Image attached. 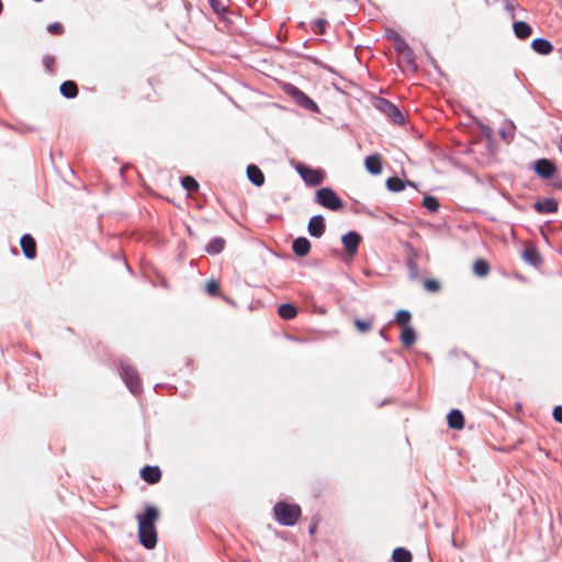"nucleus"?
<instances>
[{
  "label": "nucleus",
  "mask_w": 562,
  "mask_h": 562,
  "mask_svg": "<svg viewBox=\"0 0 562 562\" xmlns=\"http://www.w3.org/2000/svg\"><path fill=\"white\" fill-rule=\"evenodd\" d=\"M159 517V512L155 506H147L144 515H137L138 538L142 546L146 549H154L157 544V531L155 524Z\"/></svg>",
  "instance_id": "obj_1"
},
{
  "label": "nucleus",
  "mask_w": 562,
  "mask_h": 562,
  "mask_svg": "<svg viewBox=\"0 0 562 562\" xmlns=\"http://www.w3.org/2000/svg\"><path fill=\"white\" fill-rule=\"evenodd\" d=\"M276 520L282 526H294L301 514V507L296 504H289L280 501L273 506Z\"/></svg>",
  "instance_id": "obj_2"
},
{
  "label": "nucleus",
  "mask_w": 562,
  "mask_h": 562,
  "mask_svg": "<svg viewBox=\"0 0 562 562\" xmlns=\"http://www.w3.org/2000/svg\"><path fill=\"white\" fill-rule=\"evenodd\" d=\"M283 91L292 98V100L300 106H302L305 110H308L313 113H319L318 105L307 95L305 94L301 89H299L296 86L286 83L283 88Z\"/></svg>",
  "instance_id": "obj_3"
},
{
  "label": "nucleus",
  "mask_w": 562,
  "mask_h": 562,
  "mask_svg": "<svg viewBox=\"0 0 562 562\" xmlns=\"http://www.w3.org/2000/svg\"><path fill=\"white\" fill-rule=\"evenodd\" d=\"M315 202L330 211H338L344 206L341 199L328 187H323L316 191Z\"/></svg>",
  "instance_id": "obj_4"
},
{
  "label": "nucleus",
  "mask_w": 562,
  "mask_h": 562,
  "mask_svg": "<svg viewBox=\"0 0 562 562\" xmlns=\"http://www.w3.org/2000/svg\"><path fill=\"white\" fill-rule=\"evenodd\" d=\"M121 376L132 394L138 395L142 392V383L136 368L126 362H122Z\"/></svg>",
  "instance_id": "obj_5"
},
{
  "label": "nucleus",
  "mask_w": 562,
  "mask_h": 562,
  "mask_svg": "<svg viewBox=\"0 0 562 562\" xmlns=\"http://www.w3.org/2000/svg\"><path fill=\"white\" fill-rule=\"evenodd\" d=\"M375 109L387 116L394 124H403L404 115L401 110L391 101L384 98H378L374 102Z\"/></svg>",
  "instance_id": "obj_6"
},
{
  "label": "nucleus",
  "mask_w": 562,
  "mask_h": 562,
  "mask_svg": "<svg viewBox=\"0 0 562 562\" xmlns=\"http://www.w3.org/2000/svg\"><path fill=\"white\" fill-rule=\"evenodd\" d=\"M295 169L307 186L315 187L321 184L324 180L322 170H316L302 164H299Z\"/></svg>",
  "instance_id": "obj_7"
},
{
  "label": "nucleus",
  "mask_w": 562,
  "mask_h": 562,
  "mask_svg": "<svg viewBox=\"0 0 562 562\" xmlns=\"http://www.w3.org/2000/svg\"><path fill=\"white\" fill-rule=\"evenodd\" d=\"M533 171L542 179H550L557 172V166L550 159L540 158L533 162Z\"/></svg>",
  "instance_id": "obj_8"
},
{
  "label": "nucleus",
  "mask_w": 562,
  "mask_h": 562,
  "mask_svg": "<svg viewBox=\"0 0 562 562\" xmlns=\"http://www.w3.org/2000/svg\"><path fill=\"white\" fill-rule=\"evenodd\" d=\"M341 243L348 255L355 256L361 243V235L356 231H349L342 235Z\"/></svg>",
  "instance_id": "obj_9"
},
{
  "label": "nucleus",
  "mask_w": 562,
  "mask_h": 562,
  "mask_svg": "<svg viewBox=\"0 0 562 562\" xmlns=\"http://www.w3.org/2000/svg\"><path fill=\"white\" fill-rule=\"evenodd\" d=\"M325 229H326V225H325V218L323 215L318 214V215H314L311 217L308 225H307V231L312 237H316V238L322 237L325 233Z\"/></svg>",
  "instance_id": "obj_10"
},
{
  "label": "nucleus",
  "mask_w": 562,
  "mask_h": 562,
  "mask_svg": "<svg viewBox=\"0 0 562 562\" xmlns=\"http://www.w3.org/2000/svg\"><path fill=\"white\" fill-rule=\"evenodd\" d=\"M558 202L553 198L538 200L533 204V209L540 214H552L558 211Z\"/></svg>",
  "instance_id": "obj_11"
},
{
  "label": "nucleus",
  "mask_w": 562,
  "mask_h": 562,
  "mask_svg": "<svg viewBox=\"0 0 562 562\" xmlns=\"http://www.w3.org/2000/svg\"><path fill=\"white\" fill-rule=\"evenodd\" d=\"M20 245L27 259H34L36 257V243L30 234H24L21 237Z\"/></svg>",
  "instance_id": "obj_12"
},
{
  "label": "nucleus",
  "mask_w": 562,
  "mask_h": 562,
  "mask_svg": "<svg viewBox=\"0 0 562 562\" xmlns=\"http://www.w3.org/2000/svg\"><path fill=\"white\" fill-rule=\"evenodd\" d=\"M140 477L149 484H155L160 481L161 471L157 465H145L140 470Z\"/></svg>",
  "instance_id": "obj_13"
},
{
  "label": "nucleus",
  "mask_w": 562,
  "mask_h": 562,
  "mask_svg": "<svg viewBox=\"0 0 562 562\" xmlns=\"http://www.w3.org/2000/svg\"><path fill=\"white\" fill-rule=\"evenodd\" d=\"M393 38L395 42L396 52L402 54L406 58L407 61H413L415 58V55H414L413 49L406 43V41L398 34H394Z\"/></svg>",
  "instance_id": "obj_14"
},
{
  "label": "nucleus",
  "mask_w": 562,
  "mask_h": 562,
  "mask_svg": "<svg viewBox=\"0 0 562 562\" xmlns=\"http://www.w3.org/2000/svg\"><path fill=\"white\" fill-rule=\"evenodd\" d=\"M248 180L256 187H261L265 183V175L256 165H249L246 170Z\"/></svg>",
  "instance_id": "obj_15"
},
{
  "label": "nucleus",
  "mask_w": 562,
  "mask_h": 562,
  "mask_svg": "<svg viewBox=\"0 0 562 562\" xmlns=\"http://www.w3.org/2000/svg\"><path fill=\"white\" fill-rule=\"evenodd\" d=\"M292 250L299 257H305L311 250V243L306 237H297L292 243Z\"/></svg>",
  "instance_id": "obj_16"
},
{
  "label": "nucleus",
  "mask_w": 562,
  "mask_h": 562,
  "mask_svg": "<svg viewBox=\"0 0 562 562\" xmlns=\"http://www.w3.org/2000/svg\"><path fill=\"white\" fill-rule=\"evenodd\" d=\"M448 426L452 429H462L464 426V416L460 409H451L447 415Z\"/></svg>",
  "instance_id": "obj_17"
},
{
  "label": "nucleus",
  "mask_w": 562,
  "mask_h": 562,
  "mask_svg": "<svg viewBox=\"0 0 562 562\" xmlns=\"http://www.w3.org/2000/svg\"><path fill=\"white\" fill-rule=\"evenodd\" d=\"M366 169L371 175H380L382 172V160L379 155L368 156L364 160Z\"/></svg>",
  "instance_id": "obj_18"
},
{
  "label": "nucleus",
  "mask_w": 562,
  "mask_h": 562,
  "mask_svg": "<svg viewBox=\"0 0 562 562\" xmlns=\"http://www.w3.org/2000/svg\"><path fill=\"white\" fill-rule=\"evenodd\" d=\"M532 49L540 55H548L553 50V45L546 38L538 37L531 43Z\"/></svg>",
  "instance_id": "obj_19"
},
{
  "label": "nucleus",
  "mask_w": 562,
  "mask_h": 562,
  "mask_svg": "<svg viewBox=\"0 0 562 562\" xmlns=\"http://www.w3.org/2000/svg\"><path fill=\"white\" fill-rule=\"evenodd\" d=\"M513 29H514L515 35L520 40L528 38L532 33L531 26L524 21L514 22Z\"/></svg>",
  "instance_id": "obj_20"
},
{
  "label": "nucleus",
  "mask_w": 562,
  "mask_h": 562,
  "mask_svg": "<svg viewBox=\"0 0 562 562\" xmlns=\"http://www.w3.org/2000/svg\"><path fill=\"white\" fill-rule=\"evenodd\" d=\"M59 91L63 97L67 99H72L78 94V86L75 81L67 80L60 85Z\"/></svg>",
  "instance_id": "obj_21"
},
{
  "label": "nucleus",
  "mask_w": 562,
  "mask_h": 562,
  "mask_svg": "<svg viewBox=\"0 0 562 562\" xmlns=\"http://www.w3.org/2000/svg\"><path fill=\"white\" fill-rule=\"evenodd\" d=\"M414 187L415 184L411 181L404 182L398 177H391L386 180V188L392 192H401L405 189L406 186Z\"/></svg>",
  "instance_id": "obj_22"
},
{
  "label": "nucleus",
  "mask_w": 562,
  "mask_h": 562,
  "mask_svg": "<svg viewBox=\"0 0 562 562\" xmlns=\"http://www.w3.org/2000/svg\"><path fill=\"white\" fill-rule=\"evenodd\" d=\"M225 248V240L222 237L212 238L205 246L206 252L211 255L221 254Z\"/></svg>",
  "instance_id": "obj_23"
},
{
  "label": "nucleus",
  "mask_w": 562,
  "mask_h": 562,
  "mask_svg": "<svg viewBox=\"0 0 562 562\" xmlns=\"http://www.w3.org/2000/svg\"><path fill=\"white\" fill-rule=\"evenodd\" d=\"M278 314L283 319H292L296 316L297 310L291 303H283L279 306Z\"/></svg>",
  "instance_id": "obj_24"
},
{
  "label": "nucleus",
  "mask_w": 562,
  "mask_h": 562,
  "mask_svg": "<svg viewBox=\"0 0 562 562\" xmlns=\"http://www.w3.org/2000/svg\"><path fill=\"white\" fill-rule=\"evenodd\" d=\"M400 338L405 347H411L416 341V333L412 326H405Z\"/></svg>",
  "instance_id": "obj_25"
},
{
  "label": "nucleus",
  "mask_w": 562,
  "mask_h": 562,
  "mask_svg": "<svg viewBox=\"0 0 562 562\" xmlns=\"http://www.w3.org/2000/svg\"><path fill=\"white\" fill-rule=\"evenodd\" d=\"M392 560L394 562H411L413 560V555L407 549L398 547L393 550Z\"/></svg>",
  "instance_id": "obj_26"
},
{
  "label": "nucleus",
  "mask_w": 562,
  "mask_h": 562,
  "mask_svg": "<svg viewBox=\"0 0 562 562\" xmlns=\"http://www.w3.org/2000/svg\"><path fill=\"white\" fill-rule=\"evenodd\" d=\"M522 258L525 259V261L535 267L538 266L541 261L539 251L533 247L526 248L522 251Z\"/></svg>",
  "instance_id": "obj_27"
},
{
  "label": "nucleus",
  "mask_w": 562,
  "mask_h": 562,
  "mask_svg": "<svg viewBox=\"0 0 562 562\" xmlns=\"http://www.w3.org/2000/svg\"><path fill=\"white\" fill-rule=\"evenodd\" d=\"M473 272L477 276V277H486L490 272V265L486 260L484 259H477L475 260V262L473 263Z\"/></svg>",
  "instance_id": "obj_28"
},
{
  "label": "nucleus",
  "mask_w": 562,
  "mask_h": 562,
  "mask_svg": "<svg viewBox=\"0 0 562 562\" xmlns=\"http://www.w3.org/2000/svg\"><path fill=\"white\" fill-rule=\"evenodd\" d=\"M229 1L231 0H209L212 10L218 15H223L227 12Z\"/></svg>",
  "instance_id": "obj_29"
},
{
  "label": "nucleus",
  "mask_w": 562,
  "mask_h": 562,
  "mask_svg": "<svg viewBox=\"0 0 562 562\" xmlns=\"http://www.w3.org/2000/svg\"><path fill=\"white\" fill-rule=\"evenodd\" d=\"M181 186L183 189H186L188 192L198 191L199 183L198 181L191 177V176H184L181 178Z\"/></svg>",
  "instance_id": "obj_30"
},
{
  "label": "nucleus",
  "mask_w": 562,
  "mask_h": 562,
  "mask_svg": "<svg viewBox=\"0 0 562 562\" xmlns=\"http://www.w3.org/2000/svg\"><path fill=\"white\" fill-rule=\"evenodd\" d=\"M422 204L425 209H427L430 212H437L439 209V202H438L437 198H435L432 195L424 196Z\"/></svg>",
  "instance_id": "obj_31"
},
{
  "label": "nucleus",
  "mask_w": 562,
  "mask_h": 562,
  "mask_svg": "<svg viewBox=\"0 0 562 562\" xmlns=\"http://www.w3.org/2000/svg\"><path fill=\"white\" fill-rule=\"evenodd\" d=\"M412 318L411 312L407 310H400L395 314V322L402 326H411L408 323Z\"/></svg>",
  "instance_id": "obj_32"
},
{
  "label": "nucleus",
  "mask_w": 562,
  "mask_h": 562,
  "mask_svg": "<svg viewBox=\"0 0 562 562\" xmlns=\"http://www.w3.org/2000/svg\"><path fill=\"white\" fill-rule=\"evenodd\" d=\"M355 326L361 334H366L372 328V321L357 318L355 319Z\"/></svg>",
  "instance_id": "obj_33"
},
{
  "label": "nucleus",
  "mask_w": 562,
  "mask_h": 562,
  "mask_svg": "<svg viewBox=\"0 0 562 562\" xmlns=\"http://www.w3.org/2000/svg\"><path fill=\"white\" fill-rule=\"evenodd\" d=\"M326 25L327 21L325 19H317L315 21V27L313 29V32L317 35H323L326 33Z\"/></svg>",
  "instance_id": "obj_34"
},
{
  "label": "nucleus",
  "mask_w": 562,
  "mask_h": 562,
  "mask_svg": "<svg viewBox=\"0 0 562 562\" xmlns=\"http://www.w3.org/2000/svg\"><path fill=\"white\" fill-rule=\"evenodd\" d=\"M47 31L50 34L59 35L64 32V26L58 22H54L47 25Z\"/></svg>",
  "instance_id": "obj_35"
},
{
  "label": "nucleus",
  "mask_w": 562,
  "mask_h": 562,
  "mask_svg": "<svg viewBox=\"0 0 562 562\" xmlns=\"http://www.w3.org/2000/svg\"><path fill=\"white\" fill-rule=\"evenodd\" d=\"M206 292L210 295H216L220 292V283L214 280L209 281L206 284Z\"/></svg>",
  "instance_id": "obj_36"
},
{
  "label": "nucleus",
  "mask_w": 562,
  "mask_h": 562,
  "mask_svg": "<svg viewBox=\"0 0 562 562\" xmlns=\"http://www.w3.org/2000/svg\"><path fill=\"white\" fill-rule=\"evenodd\" d=\"M43 65L46 68L47 71L53 72L54 71V65H55V58L50 55H46L43 58Z\"/></svg>",
  "instance_id": "obj_37"
},
{
  "label": "nucleus",
  "mask_w": 562,
  "mask_h": 562,
  "mask_svg": "<svg viewBox=\"0 0 562 562\" xmlns=\"http://www.w3.org/2000/svg\"><path fill=\"white\" fill-rule=\"evenodd\" d=\"M424 286L426 290L430 292H436L440 289V283L436 280H426L424 282Z\"/></svg>",
  "instance_id": "obj_38"
},
{
  "label": "nucleus",
  "mask_w": 562,
  "mask_h": 562,
  "mask_svg": "<svg viewBox=\"0 0 562 562\" xmlns=\"http://www.w3.org/2000/svg\"><path fill=\"white\" fill-rule=\"evenodd\" d=\"M552 416L557 423L562 424V406L561 405H557L553 408Z\"/></svg>",
  "instance_id": "obj_39"
},
{
  "label": "nucleus",
  "mask_w": 562,
  "mask_h": 562,
  "mask_svg": "<svg viewBox=\"0 0 562 562\" xmlns=\"http://www.w3.org/2000/svg\"><path fill=\"white\" fill-rule=\"evenodd\" d=\"M506 9L512 14V16L514 18V11H515L514 0H512L510 2L509 1L506 2Z\"/></svg>",
  "instance_id": "obj_40"
},
{
  "label": "nucleus",
  "mask_w": 562,
  "mask_h": 562,
  "mask_svg": "<svg viewBox=\"0 0 562 562\" xmlns=\"http://www.w3.org/2000/svg\"><path fill=\"white\" fill-rule=\"evenodd\" d=\"M552 186L555 188V189H559V190H562V180L561 179H558V180H554Z\"/></svg>",
  "instance_id": "obj_41"
},
{
  "label": "nucleus",
  "mask_w": 562,
  "mask_h": 562,
  "mask_svg": "<svg viewBox=\"0 0 562 562\" xmlns=\"http://www.w3.org/2000/svg\"><path fill=\"white\" fill-rule=\"evenodd\" d=\"M379 335H380V337H382L384 340H386V341L389 340V338H387V336H386V334H385V329H384V328L380 329Z\"/></svg>",
  "instance_id": "obj_42"
},
{
  "label": "nucleus",
  "mask_w": 562,
  "mask_h": 562,
  "mask_svg": "<svg viewBox=\"0 0 562 562\" xmlns=\"http://www.w3.org/2000/svg\"><path fill=\"white\" fill-rule=\"evenodd\" d=\"M411 271H415L417 269V265L413 261H409L408 263Z\"/></svg>",
  "instance_id": "obj_43"
},
{
  "label": "nucleus",
  "mask_w": 562,
  "mask_h": 562,
  "mask_svg": "<svg viewBox=\"0 0 562 562\" xmlns=\"http://www.w3.org/2000/svg\"><path fill=\"white\" fill-rule=\"evenodd\" d=\"M315 529H316V526H315V525L311 526V527H310V533H314Z\"/></svg>",
  "instance_id": "obj_44"
},
{
  "label": "nucleus",
  "mask_w": 562,
  "mask_h": 562,
  "mask_svg": "<svg viewBox=\"0 0 562 562\" xmlns=\"http://www.w3.org/2000/svg\"><path fill=\"white\" fill-rule=\"evenodd\" d=\"M559 149L562 153V135H561V138H560Z\"/></svg>",
  "instance_id": "obj_45"
},
{
  "label": "nucleus",
  "mask_w": 562,
  "mask_h": 562,
  "mask_svg": "<svg viewBox=\"0 0 562 562\" xmlns=\"http://www.w3.org/2000/svg\"><path fill=\"white\" fill-rule=\"evenodd\" d=\"M451 540H452V544H453L454 547H458L457 541H456V538H454L453 536H452Z\"/></svg>",
  "instance_id": "obj_46"
},
{
  "label": "nucleus",
  "mask_w": 562,
  "mask_h": 562,
  "mask_svg": "<svg viewBox=\"0 0 562 562\" xmlns=\"http://www.w3.org/2000/svg\"><path fill=\"white\" fill-rule=\"evenodd\" d=\"M2 11H3V3H2V1L0 0V14L2 13Z\"/></svg>",
  "instance_id": "obj_47"
}]
</instances>
